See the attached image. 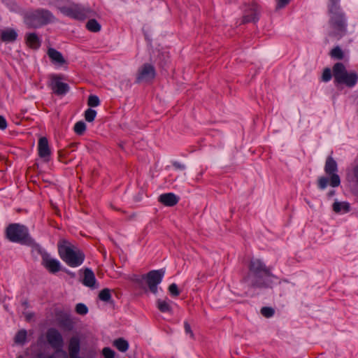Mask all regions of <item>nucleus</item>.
<instances>
[{"label":"nucleus","mask_w":358,"mask_h":358,"mask_svg":"<svg viewBox=\"0 0 358 358\" xmlns=\"http://www.w3.org/2000/svg\"><path fill=\"white\" fill-rule=\"evenodd\" d=\"M249 273L246 278L252 287H268L271 285L269 279L274 277L270 267L266 266L260 259L252 258L249 266Z\"/></svg>","instance_id":"1"},{"label":"nucleus","mask_w":358,"mask_h":358,"mask_svg":"<svg viewBox=\"0 0 358 358\" xmlns=\"http://www.w3.org/2000/svg\"><path fill=\"white\" fill-rule=\"evenodd\" d=\"M6 237L11 242L23 245H34V240L31 237L29 230L24 225L13 223L8 225L5 231Z\"/></svg>","instance_id":"2"},{"label":"nucleus","mask_w":358,"mask_h":358,"mask_svg":"<svg viewBox=\"0 0 358 358\" xmlns=\"http://www.w3.org/2000/svg\"><path fill=\"white\" fill-rule=\"evenodd\" d=\"M340 0H330L329 11L331 15L330 25L331 31L330 35L340 37L345 31V22L343 15L339 10L338 4Z\"/></svg>","instance_id":"3"},{"label":"nucleus","mask_w":358,"mask_h":358,"mask_svg":"<svg viewBox=\"0 0 358 358\" xmlns=\"http://www.w3.org/2000/svg\"><path fill=\"white\" fill-rule=\"evenodd\" d=\"M59 9L64 15L78 20H83L94 15V11L91 8L78 4L59 7Z\"/></svg>","instance_id":"4"},{"label":"nucleus","mask_w":358,"mask_h":358,"mask_svg":"<svg viewBox=\"0 0 358 358\" xmlns=\"http://www.w3.org/2000/svg\"><path fill=\"white\" fill-rule=\"evenodd\" d=\"M59 254L62 259L71 267L80 266L85 258L83 252L73 248H59Z\"/></svg>","instance_id":"5"},{"label":"nucleus","mask_w":358,"mask_h":358,"mask_svg":"<svg viewBox=\"0 0 358 358\" xmlns=\"http://www.w3.org/2000/svg\"><path fill=\"white\" fill-rule=\"evenodd\" d=\"M54 20V15L49 10H38L27 17L26 23L29 27H38Z\"/></svg>","instance_id":"6"},{"label":"nucleus","mask_w":358,"mask_h":358,"mask_svg":"<svg viewBox=\"0 0 358 358\" xmlns=\"http://www.w3.org/2000/svg\"><path fill=\"white\" fill-rule=\"evenodd\" d=\"M156 72L155 67L150 64H144L138 71L136 83H150L155 77Z\"/></svg>","instance_id":"7"},{"label":"nucleus","mask_w":358,"mask_h":358,"mask_svg":"<svg viewBox=\"0 0 358 358\" xmlns=\"http://www.w3.org/2000/svg\"><path fill=\"white\" fill-rule=\"evenodd\" d=\"M64 79L62 75L52 74L50 76V84L49 86L51 90L57 95H62L66 94L69 87L66 83L61 82V80Z\"/></svg>","instance_id":"8"},{"label":"nucleus","mask_w":358,"mask_h":358,"mask_svg":"<svg viewBox=\"0 0 358 358\" xmlns=\"http://www.w3.org/2000/svg\"><path fill=\"white\" fill-rule=\"evenodd\" d=\"M324 171L327 174L331 176L330 185L334 187L339 186L341 183L340 178L336 173L337 171V164L331 157H329L327 159Z\"/></svg>","instance_id":"9"},{"label":"nucleus","mask_w":358,"mask_h":358,"mask_svg":"<svg viewBox=\"0 0 358 358\" xmlns=\"http://www.w3.org/2000/svg\"><path fill=\"white\" fill-rule=\"evenodd\" d=\"M46 338L48 343L54 349L60 350L64 345L62 336L56 329H49L46 333Z\"/></svg>","instance_id":"10"},{"label":"nucleus","mask_w":358,"mask_h":358,"mask_svg":"<svg viewBox=\"0 0 358 358\" xmlns=\"http://www.w3.org/2000/svg\"><path fill=\"white\" fill-rule=\"evenodd\" d=\"M164 274L162 270L151 271L147 274V283L152 293H157V285L161 282Z\"/></svg>","instance_id":"11"},{"label":"nucleus","mask_w":358,"mask_h":358,"mask_svg":"<svg viewBox=\"0 0 358 358\" xmlns=\"http://www.w3.org/2000/svg\"><path fill=\"white\" fill-rule=\"evenodd\" d=\"M245 9L243 16L242 22L248 23L250 22H255L258 20L259 9L257 3L245 5Z\"/></svg>","instance_id":"12"},{"label":"nucleus","mask_w":358,"mask_h":358,"mask_svg":"<svg viewBox=\"0 0 358 358\" xmlns=\"http://www.w3.org/2000/svg\"><path fill=\"white\" fill-rule=\"evenodd\" d=\"M38 155L43 159L45 162L50 161L51 150L49 147L48 141L46 137H41L38 144Z\"/></svg>","instance_id":"13"},{"label":"nucleus","mask_w":358,"mask_h":358,"mask_svg":"<svg viewBox=\"0 0 358 358\" xmlns=\"http://www.w3.org/2000/svg\"><path fill=\"white\" fill-rule=\"evenodd\" d=\"M42 264L50 272L57 273L60 268V263L59 261L50 258L48 255H43Z\"/></svg>","instance_id":"14"},{"label":"nucleus","mask_w":358,"mask_h":358,"mask_svg":"<svg viewBox=\"0 0 358 358\" xmlns=\"http://www.w3.org/2000/svg\"><path fill=\"white\" fill-rule=\"evenodd\" d=\"M158 201L165 206L171 207L178 203L179 197L173 193H165L159 196Z\"/></svg>","instance_id":"15"},{"label":"nucleus","mask_w":358,"mask_h":358,"mask_svg":"<svg viewBox=\"0 0 358 358\" xmlns=\"http://www.w3.org/2000/svg\"><path fill=\"white\" fill-rule=\"evenodd\" d=\"M82 282L86 287L96 288V278L94 272L90 268H86L84 269Z\"/></svg>","instance_id":"16"},{"label":"nucleus","mask_w":358,"mask_h":358,"mask_svg":"<svg viewBox=\"0 0 358 358\" xmlns=\"http://www.w3.org/2000/svg\"><path fill=\"white\" fill-rule=\"evenodd\" d=\"M80 340L78 337H72L69 341V352L70 358H79Z\"/></svg>","instance_id":"17"},{"label":"nucleus","mask_w":358,"mask_h":358,"mask_svg":"<svg viewBox=\"0 0 358 358\" xmlns=\"http://www.w3.org/2000/svg\"><path fill=\"white\" fill-rule=\"evenodd\" d=\"M348 73V71L342 63H336L333 67V75L335 80L339 83L341 79L343 80L344 76Z\"/></svg>","instance_id":"18"},{"label":"nucleus","mask_w":358,"mask_h":358,"mask_svg":"<svg viewBox=\"0 0 358 358\" xmlns=\"http://www.w3.org/2000/svg\"><path fill=\"white\" fill-rule=\"evenodd\" d=\"M48 55L52 62L63 65L66 63L64 58L63 57L61 52L54 48H49L48 50Z\"/></svg>","instance_id":"19"},{"label":"nucleus","mask_w":358,"mask_h":358,"mask_svg":"<svg viewBox=\"0 0 358 358\" xmlns=\"http://www.w3.org/2000/svg\"><path fill=\"white\" fill-rule=\"evenodd\" d=\"M358 80V75L357 73L354 71L348 72V73L344 76L343 79L338 83L345 84L348 87H353Z\"/></svg>","instance_id":"20"},{"label":"nucleus","mask_w":358,"mask_h":358,"mask_svg":"<svg viewBox=\"0 0 358 358\" xmlns=\"http://www.w3.org/2000/svg\"><path fill=\"white\" fill-rule=\"evenodd\" d=\"M17 34L14 29H9L1 32V38L4 42H13L16 40Z\"/></svg>","instance_id":"21"},{"label":"nucleus","mask_w":358,"mask_h":358,"mask_svg":"<svg viewBox=\"0 0 358 358\" xmlns=\"http://www.w3.org/2000/svg\"><path fill=\"white\" fill-rule=\"evenodd\" d=\"M27 44L31 48L37 49L41 45V41L36 34H29L27 36Z\"/></svg>","instance_id":"22"},{"label":"nucleus","mask_w":358,"mask_h":358,"mask_svg":"<svg viewBox=\"0 0 358 358\" xmlns=\"http://www.w3.org/2000/svg\"><path fill=\"white\" fill-rule=\"evenodd\" d=\"M113 345L120 352H126L129 348L128 342L123 338L115 340Z\"/></svg>","instance_id":"23"},{"label":"nucleus","mask_w":358,"mask_h":358,"mask_svg":"<svg viewBox=\"0 0 358 358\" xmlns=\"http://www.w3.org/2000/svg\"><path fill=\"white\" fill-rule=\"evenodd\" d=\"M333 210L336 213H340L341 210L348 212L350 210V205L347 202H335L333 204Z\"/></svg>","instance_id":"24"},{"label":"nucleus","mask_w":358,"mask_h":358,"mask_svg":"<svg viewBox=\"0 0 358 358\" xmlns=\"http://www.w3.org/2000/svg\"><path fill=\"white\" fill-rule=\"evenodd\" d=\"M158 309L162 313L171 312V306L166 300L159 299L157 302Z\"/></svg>","instance_id":"25"},{"label":"nucleus","mask_w":358,"mask_h":358,"mask_svg":"<svg viewBox=\"0 0 358 358\" xmlns=\"http://www.w3.org/2000/svg\"><path fill=\"white\" fill-rule=\"evenodd\" d=\"M87 29L92 32H98L101 29V25L96 20H90L86 24Z\"/></svg>","instance_id":"26"},{"label":"nucleus","mask_w":358,"mask_h":358,"mask_svg":"<svg viewBox=\"0 0 358 358\" xmlns=\"http://www.w3.org/2000/svg\"><path fill=\"white\" fill-rule=\"evenodd\" d=\"M99 299L104 302H109L111 299L110 290L108 288L103 289L99 294Z\"/></svg>","instance_id":"27"},{"label":"nucleus","mask_w":358,"mask_h":358,"mask_svg":"<svg viewBox=\"0 0 358 358\" xmlns=\"http://www.w3.org/2000/svg\"><path fill=\"white\" fill-rule=\"evenodd\" d=\"M86 130V124L83 121L76 122L73 127L74 132L78 135H83Z\"/></svg>","instance_id":"28"},{"label":"nucleus","mask_w":358,"mask_h":358,"mask_svg":"<svg viewBox=\"0 0 358 358\" xmlns=\"http://www.w3.org/2000/svg\"><path fill=\"white\" fill-rule=\"evenodd\" d=\"M27 338V331L24 329L20 330L15 336V342L18 344H22Z\"/></svg>","instance_id":"29"},{"label":"nucleus","mask_w":358,"mask_h":358,"mask_svg":"<svg viewBox=\"0 0 358 358\" xmlns=\"http://www.w3.org/2000/svg\"><path fill=\"white\" fill-rule=\"evenodd\" d=\"M96 110L91 109V108H88L85 112V119L88 122H93L96 117Z\"/></svg>","instance_id":"30"},{"label":"nucleus","mask_w":358,"mask_h":358,"mask_svg":"<svg viewBox=\"0 0 358 358\" xmlns=\"http://www.w3.org/2000/svg\"><path fill=\"white\" fill-rule=\"evenodd\" d=\"M330 55L331 57L337 59H342L344 56L342 50L338 46L335 47L331 50Z\"/></svg>","instance_id":"31"},{"label":"nucleus","mask_w":358,"mask_h":358,"mask_svg":"<svg viewBox=\"0 0 358 358\" xmlns=\"http://www.w3.org/2000/svg\"><path fill=\"white\" fill-rule=\"evenodd\" d=\"M100 103L99 99L96 95H90L88 97L87 105L90 107H96L98 106Z\"/></svg>","instance_id":"32"},{"label":"nucleus","mask_w":358,"mask_h":358,"mask_svg":"<svg viewBox=\"0 0 358 358\" xmlns=\"http://www.w3.org/2000/svg\"><path fill=\"white\" fill-rule=\"evenodd\" d=\"M261 314L264 317L268 318L273 315L274 310L271 307H263L261 309Z\"/></svg>","instance_id":"33"},{"label":"nucleus","mask_w":358,"mask_h":358,"mask_svg":"<svg viewBox=\"0 0 358 358\" xmlns=\"http://www.w3.org/2000/svg\"><path fill=\"white\" fill-rule=\"evenodd\" d=\"M87 310V306L83 303H78L76 306V311L78 314L85 315Z\"/></svg>","instance_id":"34"},{"label":"nucleus","mask_w":358,"mask_h":358,"mask_svg":"<svg viewBox=\"0 0 358 358\" xmlns=\"http://www.w3.org/2000/svg\"><path fill=\"white\" fill-rule=\"evenodd\" d=\"M104 358H114L115 352L109 348H104L102 350Z\"/></svg>","instance_id":"35"},{"label":"nucleus","mask_w":358,"mask_h":358,"mask_svg":"<svg viewBox=\"0 0 358 358\" xmlns=\"http://www.w3.org/2000/svg\"><path fill=\"white\" fill-rule=\"evenodd\" d=\"M169 291L171 293V294L173 295V296H178L180 294L178 286L175 283H173L169 285Z\"/></svg>","instance_id":"36"},{"label":"nucleus","mask_w":358,"mask_h":358,"mask_svg":"<svg viewBox=\"0 0 358 358\" xmlns=\"http://www.w3.org/2000/svg\"><path fill=\"white\" fill-rule=\"evenodd\" d=\"M331 78V70L328 68L325 69L323 71L322 79L324 82H327L330 80Z\"/></svg>","instance_id":"37"},{"label":"nucleus","mask_w":358,"mask_h":358,"mask_svg":"<svg viewBox=\"0 0 358 358\" xmlns=\"http://www.w3.org/2000/svg\"><path fill=\"white\" fill-rule=\"evenodd\" d=\"M328 183H329V180H328V178H327L325 177H321L318 180V186L322 189L326 188Z\"/></svg>","instance_id":"38"},{"label":"nucleus","mask_w":358,"mask_h":358,"mask_svg":"<svg viewBox=\"0 0 358 358\" xmlns=\"http://www.w3.org/2000/svg\"><path fill=\"white\" fill-rule=\"evenodd\" d=\"M185 331L187 334H189L190 337L194 338V334L191 329L189 324L187 322L184 323Z\"/></svg>","instance_id":"39"},{"label":"nucleus","mask_w":358,"mask_h":358,"mask_svg":"<svg viewBox=\"0 0 358 358\" xmlns=\"http://www.w3.org/2000/svg\"><path fill=\"white\" fill-rule=\"evenodd\" d=\"M277 1V8H282L287 6L290 0H276Z\"/></svg>","instance_id":"40"},{"label":"nucleus","mask_w":358,"mask_h":358,"mask_svg":"<svg viewBox=\"0 0 358 358\" xmlns=\"http://www.w3.org/2000/svg\"><path fill=\"white\" fill-rule=\"evenodd\" d=\"M57 246H73L72 243H70L66 239H61L57 245Z\"/></svg>","instance_id":"41"},{"label":"nucleus","mask_w":358,"mask_h":358,"mask_svg":"<svg viewBox=\"0 0 358 358\" xmlns=\"http://www.w3.org/2000/svg\"><path fill=\"white\" fill-rule=\"evenodd\" d=\"M7 127V123L6 121V119L0 115V129H5Z\"/></svg>","instance_id":"42"},{"label":"nucleus","mask_w":358,"mask_h":358,"mask_svg":"<svg viewBox=\"0 0 358 358\" xmlns=\"http://www.w3.org/2000/svg\"><path fill=\"white\" fill-rule=\"evenodd\" d=\"M353 172H354L355 177L358 180V164L355 167Z\"/></svg>","instance_id":"43"},{"label":"nucleus","mask_w":358,"mask_h":358,"mask_svg":"<svg viewBox=\"0 0 358 358\" xmlns=\"http://www.w3.org/2000/svg\"><path fill=\"white\" fill-rule=\"evenodd\" d=\"M48 358H55L54 355H50L48 357Z\"/></svg>","instance_id":"44"},{"label":"nucleus","mask_w":358,"mask_h":358,"mask_svg":"<svg viewBox=\"0 0 358 358\" xmlns=\"http://www.w3.org/2000/svg\"><path fill=\"white\" fill-rule=\"evenodd\" d=\"M17 358H22V357L20 356V357H18Z\"/></svg>","instance_id":"45"},{"label":"nucleus","mask_w":358,"mask_h":358,"mask_svg":"<svg viewBox=\"0 0 358 358\" xmlns=\"http://www.w3.org/2000/svg\"><path fill=\"white\" fill-rule=\"evenodd\" d=\"M65 358H66V357H65Z\"/></svg>","instance_id":"46"}]
</instances>
